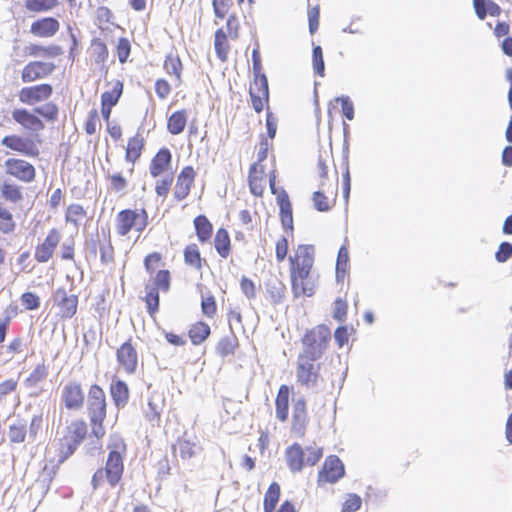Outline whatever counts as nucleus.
Returning a JSON list of instances; mask_svg holds the SVG:
<instances>
[{
	"label": "nucleus",
	"mask_w": 512,
	"mask_h": 512,
	"mask_svg": "<svg viewBox=\"0 0 512 512\" xmlns=\"http://www.w3.org/2000/svg\"><path fill=\"white\" fill-rule=\"evenodd\" d=\"M143 267L149 279L144 286L141 300L146 312L154 318L160 309V293H168L172 286V272L166 267L165 257L159 251H152L143 258Z\"/></svg>",
	"instance_id": "1"
},
{
	"label": "nucleus",
	"mask_w": 512,
	"mask_h": 512,
	"mask_svg": "<svg viewBox=\"0 0 512 512\" xmlns=\"http://www.w3.org/2000/svg\"><path fill=\"white\" fill-rule=\"evenodd\" d=\"M315 254L313 245L299 244L288 257L291 291L295 298L311 297L315 294Z\"/></svg>",
	"instance_id": "2"
},
{
	"label": "nucleus",
	"mask_w": 512,
	"mask_h": 512,
	"mask_svg": "<svg viewBox=\"0 0 512 512\" xmlns=\"http://www.w3.org/2000/svg\"><path fill=\"white\" fill-rule=\"evenodd\" d=\"M109 450L104 467L98 468L92 476L91 485L94 490L101 488L105 483L110 487L117 486L124 473V458L127 447L124 439L118 434H111L107 444Z\"/></svg>",
	"instance_id": "3"
},
{
	"label": "nucleus",
	"mask_w": 512,
	"mask_h": 512,
	"mask_svg": "<svg viewBox=\"0 0 512 512\" xmlns=\"http://www.w3.org/2000/svg\"><path fill=\"white\" fill-rule=\"evenodd\" d=\"M58 114L57 104L47 102L41 107H34L32 110L15 108L12 111V118L32 136L38 137L37 134L45 129V122H55L58 119Z\"/></svg>",
	"instance_id": "4"
},
{
	"label": "nucleus",
	"mask_w": 512,
	"mask_h": 512,
	"mask_svg": "<svg viewBox=\"0 0 512 512\" xmlns=\"http://www.w3.org/2000/svg\"><path fill=\"white\" fill-rule=\"evenodd\" d=\"M151 178L155 179L154 192L157 197L166 199L173 181L172 153L167 147L160 148L151 158L148 166Z\"/></svg>",
	"instance_id": "5"
},
{
	"label": "nucleus",
	"mask_w": 512,
	"mask_h": 512,
	"mask_svg": "<svg viewBox=\"0 0 512 512\" xmlns=\"http://www.w3.org/2000/svg\"><path fill=\"white\" fill-rule=\"evenodd\" d=\"M241 25L236 14L227 18L225 26L219 27L214 33V51L218 60L226 63L237 54L236 42L240 38Z\"/></svg>",
	"instance_id": "6"
},
{
	"label": "nucleus",
	"mask_w": 512,
	"mask_h": 512,
	"mask_svg": "<svg viewBox=\"0 0 512 512\" xmlns=\"http://www.w3.org/2000/svg\"><path fill=\"white\" fill-rule=\"evenodd\" d=\"M107 398L104 389L99 384H91L87 394V414L92 435L98 440L105 435L104 421L107 417Z\"/></svg>",
	"instance_id": "7"
},
{
	"label": "nucleus",
	"mask_w": 512,
	"mask_h": 512,
	"mask_svg": "<svg viewBox=\"0 0 512 512\" xmlns=\"http://www.w3.org/2000/svg\"><path fill=\"white\" fill-rule=\"evenodd\" d=\"M149 224V214L145 208H125L114 218V230L118 237L128 238L134 232L141 235Z\"/></svg>",
	"instance_id": "8"
},
{
	"label": "nucleus",
	"mask_w": 512,
	"mask_h": 512,
	"mask_svg": "<svg viewBox=\"0 0 512 512\" xmlns=\"http://www.w3.org/2000/svg\"><path fill=\"white\" fill-rule=\"evenodd\" d=\"M331 340V330L325 324H319L307 330L301 338L300 355L320 359Z\"/></svg>",
	"instance_id": "9"
},
{
	"label": "nucleus",
	"mask_w": 512,
	"mask_h": 512,
	"mask_svg": "<svg viewBox=\"0 0 512 512\" xmlns=\"http://www.w3.org/2000/svg\"><path fill=\"white\" fill-rule=\"evenodd\" d=\"M87 423L83 419L72 420L65 428L63 437L59 440V462L68 459L86 439Z\"/></svg>",
	"instance_id": "10"
},
{
	"label": "nucleus",
	"mask_w": 512,
	"mask_h": 512,
	"mask_svg": "<svg viewBox=\"0 0 512 512\" xmlns=\"http://www.w3.org/2000/svg\"><path fill=\"white\" fill-rule=\"evenodd\" d=\"M321 363L319 359L304 355H298L295 376L297 383L307 389L314 388L321 380Z\"/></svg>",
	"instance_id": "11"
},
{
	"label": "nucleus",
	"mask_w": 512,
	"mask_h": 512,
	"mask_svg": "<svg viewBox=\"0 0 512 512\" xmlns=\"http://www.w3.org/2000/svg\"><path fill=\"white\" fill-rule=\"evenodd\" d=\"M267 178L272 194H277L276 174L274 170L267 173L266 167L260 162L251 165L248 174V184L250 192L256 197H262L267 183Z\"/></svg>",
	"instance_id": "12"
},
{
	"label": "nucleus",
	"mask_w": 512,
	"mask_h": 512,
	"mask_svg": "<svg viewBox=\"0 0 512 512\" xmlns=\"http://www.w3.org/2000/svg\"><path fill=\"white\" fill-rule=\"evenodd\" d=\"M42 140L38 137H24L18 134H9L2 138L1 144L20 155L37 158L40 155L39 145Z\"/></svg>",
	"instance_id": "13"
},
{
	"label": "nucleus",
	"mask_w": 512,
	"mask_h": 512,
	"mask_svg": "<svg viewBox=\"0 0 512 512\" xmlns=\"http://www.w3.org/2000/svg\"><path fill=\"white\" fill-rule=\"evenodd\" d=\"M115 356L119 370L126 375H133L136 373L139 367L140 357L136 343L131 337L117 348Z\"/></svg>",
	"instance_id": "14"
},
{
	"label": "nucleus",
	"mask_w": 512,
	"mask_h": 512,
	"mask_svg": "<svg viewBox=\"0 0 512 512\" xmlns=\"http://www.w3.org/2000/svg\"><path fill=\"white\" fill-rule=\"evenodd\" d=\"M52 300L60 320H69L76 315L79 303L78 295L70 293L65 287H58L52 295Z\"/></svg>",
	"instance_id": "15"
},
{
	"label": "nucleus",
	"mask_w": 512,
	"mask_h": 512,
	"mask_svg": "<svg viewBox=\"0 0 512 512\" xmlns=\"http://www.w3.org/2000/svg\"><path fill=\"white\" fill-rule=\"evenodd\" d=\"M107 90L100 96L101 116L108 123L111 118L112 109L115 107L124 91V83L119 79H113L106 83Z\"/></svg>",
	"instance_id": "16"
},
{
	"label": "nucleus",
	"mask_w": 512,
	"mask_h": 512,
	"mask_svg": "<svg viewBox=\"0 0 512 512\" xmlns=\"http://www.w3.org/2000/svg\"><path fill=\"white\" fill-rule=\"evenodd\" d=\"M60 398L68 411L80 410L85 402V394L81 382L77 380L66 382L61 388Z\"/></svg>",
	"instance_id": "17"
},
{
	"label": "nucleus",
	"mask_w": 512,
	"mask_h": 512,
	"mask_svg": "<svg viewBox=\"0 0 512 512\" xmlns=\"http://www.w3.org/2000/svg\"><path fill=\"white\" fill-rule=\"evenodd\" d=\"M197 177L196 169L187 165L184 166L176 176L175 185L173 187V200L177 203L185 200L191 193Z\"/></svg>",
	"instance_id": "18"
},
{
	"label": "nucleus",
	"mask_w": 512,
	"mask_h": 512,
	"mask_svg": "<svg viewBox=\"0 0 512 512\" xmlns=\"http://www.w3.org/2000/svg\"><path fill=\"white\" fill-rule=\"evenodd\" d=\"M53 91L54 89L51 84L41 83L21 88L18 93V98L22 104L35 106L40 102L49 100Z\"/></svg>",
	"instance_id": "19"
},
{
	"label": "nucleus",
	"mask_w": 512,
	"mask_h": 512,
	"mask_svg": "<svg viewBox=\"0 0 512 512\" xmlns=\"http://www.w3.org/2000/svg\"><path fill=\"white\" fill-rule=\"evenodd\" d=\"M62 235L57 228H52L47 235L38 243L34 250V258L38 263H47L52 259L57 247L60 244Z\"/></svg>",
	"instance_id": "20"
},
{
	"label": "nucleus",
	"mask_w": 512,
	"mask_h": 512,
	"mask_svg": "<svg viewBox=\"0 0 512 512\" xmlns=\"http://www.w3.org/2000/svg\"><path fill=\"white\" fill-rule=\"evenodd\" d=\"M6 174L19 181L30 183L36 177L35 167L28 161L21 158H8L5 163Z\"/></svg>",
	"instance_id": "21"
},
{
	"label": "nucleus",
	"mask_w": 512,
	"mask_h": 512,
	"mask_svg": "<svg viewBox=\"0 0 512 512\" xmlns=\"http://www.w3.org/2000/svg\"><path fill=\"white\" fill-rule=\"evenodd\" d=\"M249 95L256 113H261L269 104V86L266 76L254 78L250 85Z\"/></svg>",
	"instance_id": "22"
},
{
	"label": "nucleus",
	"mask_w": 512,
	"mask_h": 512,
	"mask_svg": "<svg viewBox=\"0 0 512 512\" xmlns=\"http://www.w3.org/2000/svg\"><path fill=\"white\" fill-rule=\"evenodd\" d=\"M56 69L52 62L31 61L26 64L21 72V80L24 83H32L50 76Z\"/></svg>",
	"instance_id": "23"
},
{
	"label": "nucleus",
	"mask_w": 512,
	"mask_h": 512,
	"mask_svg": "<svg viewBox=\"0 0 512 512\" xmlns=\"http://www.w3.org/2000/svg\"><path fill=\"white\" fill-rule=\"evenodd\" d=\"M344 475V465L336 455L328 456L318 474V484L335 483Z\"/></svg>",
	"instance_id": "24"
},
{
	"label": "nucleus",
	"mask_w": 512,
	"mask_h": 512,
	"mask_svg": "<svg viewBox=\"0 0 512 512\" xmlns=\"http://www.w3.org/2000/svg\"><path fill=\"white\" fill-rule=\"evenodd\" d=\"M308 423L309 416L307 410V403L303 397H300L293 402L292 406V433H294L298 437H303L306 433Z\"/></svg>",
	"instance_id": "25"
},
{
	"label": "nucleus",
	"mask_w": 512,
	"mask_h": 512,
	"mask_svg": "<svg viewBox=\"0 0 512 512\" xmlns=\"http://www.w3.org/2000/svg\"><path fill=\"white\" fill-rule=\"evenodd\" d=\"M109 393L116 408H124L130 399V389L128 384L114 375L109 385Z\"/></svg>",
	"instance_id": "26"
},
{
	"label": "nucleus",
	"mask_w": 512,
	"mask_h": 512,
	"mask_svg": "<svg viewBox=\"0 0 512 512\" xmlns=\"http://www.w3.org/2000/svg\"><path fill=\"white\" fill-rule=\"evenodd\" d=\"M145 148V139L139 132L129 137L125 148V161L132 164L130 172L134 171V165L141 158Z\"/></svg>",
	"instance_id": "27"
},
{
	"label": "nucleus",
	"mask_w": 512,
	"mask_h": 512,
	"mask_svg": "<svg viewBox=\"0 0 512 512\" xmlns=\"http://www.w3.org/2000/svg\"><path fill=\"white\" fill-rule=\"evenodd\" d=\"M60 29L59 21L54 17H43L34 21L30 26V32L36 37H53Z\"/></svg>",
	"instance_id": "28"
},
{
	"label": "nucleus",
	"mask_w": 512,
	"mask_h": 512,
	"mask_svg": "<svg viewBox=\"0 0 512 512\" xmlns=\"http://www.w3.org/2000/svg\"><path fill=\"white\" fill-rule=\"evenodd\" d=\"M163 69L168 76L173 78L175 86L182 85L184 65L177 52H170L165 56Z\"/></svg>",
	"instance_id": "29"
},
{
	"label": "nucleus",
	"mask_w": 512,
	"mask_h": 512,
	"mask_svg": "<svg viewBox=\"0 0 512 512\" xmlns=\"http://www.w3.org/2000/svg\"><path fill=\"white\" fill-rule=\"evenodd\" d=\"M265 295L272 305L280 304L286 295V285L276 275H272L265 282Z\"/></svg>",
	"instance_id": "30"
},
{
	"label": "nucleus",
	"mask_w": 512,
	"mask_h": 512,
	"mask_svg": "<svg viewBox=\"0 0 512 512\" xmlns=\"http://www.w3.org/2000/svg\"><path fill=\"white\" fill-rule=\"evenodd\" d=\"M290 394L291 388L288 385L279 387L275 398V416L280 422H286L289 418Z\"/></svg>",
	"instance_id": "31"
},
{
	"label": "nucleus",
	"mask_w": 512,
	"mask_h": 512,
	"mask_svg": "<svg viewBox=\"0 0 512 512\" xmlns=\"http://www.w3.org/2000/svg\"><path fill=\"white\" fill-rule=\"evenodd\" d=\"M277 203L280 208V219L285 230L293 231V213L289 196L285 190H281L277 195Z\"/></svg>",
	"instance_id": "32"
},
{
	"label": "nucleus",
	"mask_w": 512,
	"mask_h": 512,
	"mask_svg": "<svg viewBox=\"0 0 512 512\" xmlns=\"http://www.w3.org/2000/svg\"><path fill=\"white\" fill-rule=\"evenodd\" d=\"M184 263L196 271H202L206 259L202 257L200 248L196 243H189L183 249Z\"/></svg>",
	"instance_id": "33"
},
{
	"label": "nucleus",
	"mask_w": 512,
	"mask_h": 512,
	"mask_svg": "<svg viewBox=\"0 0 512 512\" xmlns=\"http://www.w3.org/2000/svg\"><path fill=\"white\" fill-rule=\"evenodd\" d=\"M193 226L197 240L201 244L209 243L213 236V224L206 215L200 214L193 219Z\"/></svg>",
	"instance_id": "34"
},
{
	"label": "nucleus",
	"mask_w": 512,
	"mask_h": 512,
	"mask_svg": "<svg viewBox=\"0 0 512 512\" xmlns=\"http://www.w3.org/2000/svg\"><path fill=\"white\" fill-rule=\"evenodd\" d=\"M216 253L222 258L227 259L232 253V242L227 229L220 227L216 230L213 240Z\"/></svg>",
	"instance_id": "35"
},
{
	"label": "nucleus",
	"mask_w": 512,
	"mask_h": 512,
	"mask_svg": "<svg viewBox=\"0 0 512 512\" xmlns=\"http://www.w3.org/2000/svg\"><path fill=\"white\" fill-rule=\"evenodd\" d=\"M304 455L305 452L298 443H294L287 448L285 453L286 462L292 472H299L303 469L305 464Z\"/></svg>",
	"instance_id": "36"
},
{
	"label": "nucleus",
	"mask_w": 512,
	"mask_h": 512,
	"mask_svg": "<svg viewBox=\"0 0 512 512\" xmlns=\"http://www.w3.org/2000/svg\"><path fill=\"white\" fill-rule=\"evenodd\" d=\"M163 407L164 398L155 395L149 398L148 410L145 413V418L151 424V426L160 427Z\"/></svg>",
	"instance_id": "37"
},
{
	"label": "nucleus",
	"mask_w": 512,
	"mask_h": 512,
	"mask_svg": "<svg viewBox=\"0 0 512 512\" xmlns=\"http://www.w3.org/2000/svg\"><path fill=\"white\" fill-rule=\"evenodd\" d=\"M188 122L186 109L174 111L167 119V131L172 135H179L184 132Z\"/></svg>",
	"instance_id": "38"
},
{
	"label": "nucleus",
	"mask_w": 512,
	"mask_h": 512,
	"mask_svg": "<svg viewBox=\"0 0 512 512\" xmlns=\"http://www.w3.org/2000/svg\"><path fill=\"white\" fill-rule=\"evenodd\" d=\"M211 335L210 326L204 321L193 323L188 330V337L195 346L204 343Z\"/></svg>",
	"instance_id": "39"
},
{
	"label": "nucleus",
	"mask_w": 512,
	"mask_h": 512,
	"mask_svg": "<svg viewBox=\"0 0 512 512\" xmlns=\"http://www.w3.org/2000/svg\"><path fill=\"white\" fill-rule=\"evenodd\" d=\"M173 451L179 453V456L186 460L193 458L200 447L195 441H192L190 439H186L184 437H179L176 440V443L173 445Z\"/></svg>",
	"instance_id": "40"
},
{
	"label": "nucleus",
	"mask_w": 512,
	"mask_h": 512,
	"mask_svg": "<svg viewBox=\"0 0 512 512\" xmlns=\"http://www.w3.org/2000/svg\"><path fill=\"white\" fill-rule=\"evenodd\" d=\"M49 374L48 366L42 362L37 364L24 381L27 388H36L46 380Z\"/></svg>",
	"instance_id": "41"
},
{
	"label": "nucleus",
	"mask_w": 512,
	"mask_h": 512,
	"mask_svg": "<svg viewBox=\"0 0 512 512\" xmlns=\"http://www.w3.org/2000/svg\"><path fill=\"white\" fill-rule=\"evenodd\" d=\"M281 496V487L279 483L272 482L268 489L265 492L264 500H263V510L264 512H274L277 506V503Z\"/></svg>",
	"instance_id": "42"
},
{
	"label": "nucleus",
	"mask_w": 512,
	"mask_h": 512,
	"mask_svg": "<svg viewBox=\"0 0 512 512\" xmlns=\"http://www.w3.org/2000/svg\"><path fill=\"white\" fill-rule=\"evenodd\" d=\"M239 346L238 339L235 334L223 336L216 344V353L221 357L233 355Z\"/></svg>",
	"instance_id": "43"
},
{
	"label": "nucleus",
	"mask_w": 512,
	"mask_h": 512,
	"mask_svg": "<svg viewBox=\"0 0 512 512\" xmlns=\"http://www.w3.org/2000/svg\"><path fill=\"white\" fill-rule=\"evenodd\" d=\"M27 49L28 54L33 57L43 56L46 58H53L63 54V49L59 45L42 46L32 44Z\"/></svg>",
	"instance_id": "44"
},
{
	"label": "nucleus",
	"mask_w": 512,
	"mask_h": 512,
	"mask_svg": "<svg viewBox=\"0 0 512 512\" xmlns=\"http://www.w3.org/2000/svg\"><path fill=\"white\" fill-rule=\"evenodd\" d=\"M59 0H25V8L32 13H44L59 6Z\"/></svg>",
	"instance_id": "45"
},
{
	"label": "nucleus",
	"mask_w": 512,
	"mask_h": 512,
	"mask_svg": "<svg viewBox=\"0 0 512 512\" xmlns=\"http://www.w3.org/2000/svg\"><path fill=\"white\" fill-rule=\"evenodd\" d=\"M87 217V211L83 205L78 203L70 204L65 212V220L67 223H71L78 226L79 222Z\"/></svg>",
	"instance_id": "46"
},
{
	"label": "nucleus",
	"mask_w": 512,
	"mask_h": 512,
	"mask_svg": "<svg viewBox=\"0 0 512 512\" xmlns=\"http://www.w3.org/2000/svg\"><path fill=\"white\" fill-rule=\"evenodd\" d=\"M92 56L95 63L103 64L107 61L109 51L107 45L100 38H94L91 41Z\"/></svg>",
	"instance_id": "47"
},
{
	"label": "nucleus",
	"mask_w": 512,
	"mask_h": 512,
	"mask_svg": "<svg viewBox=\"0 0 512 512\" xmlns=\"http://www.w3.org/2000/svg\"><path fill=\"white\" fill-rule=\"evenodd\" d=\"M2 197L9 202H19L22 200L21 188L13 183L4 182L1 187Z\"/></svg>",
	"instance_id": "48"
},
{
	"label": "nucleus",
	"mask_w": 512,
	"mask_h": 512,
	"mask_svg": "<svg viewBox=\"0 0 512 512\" xmlns=\"http://www.w3.org/2000/svg\"><path fill=\"white\" fill-rule=\"evenodd\" d=\"M101 128V121L97 109H92L88 113V117L84 124V130L87 135H94Z\"/></svg>",
	"instance_id": "49"
},
{
	"label": "nucleus",
	"mask_w": 512,
	"mask_h": 512,
	"mask_svg": "<svg viewBox=\"0 0 512 512\" xmlns=\"http://www.w3.org/2000/svg\"><path fill=\"white\" fill-rule=\"evenodd\" d=\"M201 311L207 318H214L217 314V303L212 294L203 296L201 299Z\"/></svg>",
	"instance_id": "50"
},
{
	"label": "nucleus",
	"mask_w": 512,
	"mask_h": 512,
	"mask_svg": "<svg viewBox=\"0 0 512 512\" xmlns=\"http://www.w3.org/2000/svg\"><path fill=\"white\" fill-rule=\"evenodd\" d=\"M213 11L216 18L224 19L232 13L230 10L233 6L232 0H212Z\"/></svg>",
	"instance_id": "51"
},
{
	"label": "nucleus",
	"mask_w": 512,
	"mask_h": 512,
	"mask_svg": "<svg viewBox=\"0 0 512 512\" xmlns=\"http://www.w3.org/2000/svg\"><path fill=\"white\" fill-rule=\"evenodd\" d=\"M15 229L12 214L0 202V231L10 233Z\"/></svg>",
	"instance_id": "52"
},
{
	"label": "nucleus",
	"mask_w": 512,
	"mask_h": 512,
	"mask_svg": "<svg viewBox=\"0 0 512 512\" xmlns=\"http://www.w3.org/2000/svg\"><path fill=\"white\" fill-rule=\"evenodd\" d=\"M312 63L315 74H317L320 77H323L325 73V64L323 58V51L319 45L313 47Z\"/></svg>",
	"instance_id": "53"
},
{
	"label": "nucleus",
	"mask_w": 512,
	"mask_h": 512,
	"mask_svg": "<svg viewBox=\"0 0 512 512\" xmlns=\"http://www.w3.org/2000/svg\"><path fill=\"white\" fill-rule=\"evenodd\" d=\"M27 429L24 424H12L9 426L8 437L10 442L19 444L25 441Z\"/></svg>",
	"instance_id": "54"
},
{
	"label": "nucleus",
	"mask_w": 512,
	"mask_h": 512,
	"mask_svg": "<svg viewBox=\"0 0 512 512\" xmlns=\"http://www.w3.org/2000/svg\"><path fill=\"white\" fill-rule=\"evenodd\" d=\"M116 53L120 63L124 64L127 62L131 53V44L127 38L121 37L118 39Z\"/></svg>",
	"instance_id": "55"
},
{
	"label": "nucleus",
	"mask_w": 512,
	"mask_h": 512,
	"mask_svg": "<svg viewBox=\"0 0 512 512\" xmlns=\"http://www.w3.org/2000/svg\"><path fill=\"white\" fill-rule=\"evenodd\" d=\"M111 190L115 193H122L128 187V180L121 173H114L108 176Z\"/></svg>",
	"instance_id": "56"
},
{
	"label": "nucleus",
	"mask_w": 512,
	"mask_h": 512,
	"mask_svg": "<svg viewBox=\"0 0 512 512\" xmlns=\"http://www.w3.org/2000/svg\"><path fill=\"white\" fill-rule=\"evenodd\" d=\"M155 93L160 100H165L172 92V84L165 78H158L154 84Z\"/></svg>",
	"instance_id": "57"
},
{
	"label": "nucleus",
	"mask_w": 512,
	"mask_h": 512,
	"mask_svg": "<svg viewBox=\"0 0 512 512\" xmlns=\"http://www.w3.org/2000/svg\"><path fill=\"white\" fill-rule=\"evenodd\" d=\"M312 201L314 207L320 212H327L331 209L332 204L329 201L328 197L323 193V191H316L313 193Z\"/></svg>",
	"instance_id": "58"
},
{
	"label": "nucleus",
	"mask_w": 512,
	"mask_h": 512,
	"mask_svg": "<svg viewBox=\"0 0 512 512\" xmlns=\"http://www.w3.org/2000/svg\"><path fill=\"white\" fill-rule=\"evenodd\" d=\"M21 304L26 310H36L40 306V298L33 292H25L20 297Z\"/></svg>",
	"instance_id": "59"
},
{
	"label": "nucleus",
	"mask_w": 512,
	"mask_h": 512,
	"mask_svg": "<svg viewBox=\"0 0 512 512\" xmlns=\"http://www.w3.org/2000/svg\"><path fill=\"white\" fill-rule=\"evenodd\" d=\"M362 500L357 494H349L342 504L341 512H356L361 508Z\"/></svg>",
	"instance_id": "60"
},
{
	"label": "nucleus",
	"mask_w": 512,
	"mask_h": 512,
	"mask_svg": "<svg viewBox=\"0 0 512 512\" xmlns=\"http://www.w3.org/2000/svg\"><path fill=\"white\" fill-rule=\"evenodd\" d=\"M320 6L315 5L308 10V25L310 34H315L319 28Z\"/></svg>",
	"instance_id": "61"
},
{
	"label": "nucleus",
	"mask_w": 512,
	"mask_h": 512,
	"mask_svg": "<svg viewBox=\"0 0 512 512\" xmlns=\"http://www.w3.org/2000/svg\"><path fill=\"white\" fill-rule=\"evenodd\" d=\"M289 250V242L285 236L280 237L275 245V256L276 260L281 263L287 257Z\"/></svg>",
	"instance_id": "62"
},
{
	"label": "nucleus",
	"mask_w": 512,
	"mask_h": 512,
	"mask_svg": "<svg viewBox=\"0 0 512 512\" xmlns=\"http://www.w3.org/2000/svg\"><path fill=\"white\" fill-rule=\"evenodd\" d=\"M240 289L246 298L251 300L256 297V285L253 280L246 276H242L240 280Z\"/></svg>",
	"instance_id": "63"
},
{
	"label": "nucleus",
	"mask_w": 512,
	"mask_h": 512,
	"mask_svg": "<svg viewBox=\"0 0 512 512\" xmlns=\"http://www.w3.org/2000/svg\"><path fill=\"white\" fill-rule=\"evenodd\" d=\"M25 341L21 336H17L13 338L10 343L6 347V352L11 355V357L22 353L25 349Z\"/></svg>",
	"instance_id": "64"
}]
</instances>
